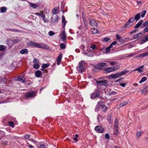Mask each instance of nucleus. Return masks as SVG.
<instances>
[{"instance_id": "f257e3e1", "label": "nucleus", "mask_w": 148, "mask_h": 148, "mask_svg": "<svg viewBox=\"0 0 148 148\" xmlns=\"http://www.w3.org/2000/svg\"><path fill=\"white\" fill-rule=\"evenodd\" d=\"M128 72L127 71H121L119 73H116L111 74L109 75L108 77L112 79H116L119 78L122 76L125 75L126 73Z\"/></svg>"}, {"instance_id": "f03ea898", "label": "nucleus", "mask_w": 148, "mask_h": 148, "mask_svg": "<svg viewBox=\"0 0 148 148\" xmlns=\"http://www.w3.org/2000/svg\"><path fill=\"white\" fill-rule=\"evenodd\" d=\"M84 61H82L79 62V66L77 68L79 73H82L84 71Z\"/></svg>"}, {"instance_id": "7ed1b4c3", "label": "nucleus", "mask_w": 148, "mask_h": 148, "mask_svg": "<svg viewBox=\"0 0 148 148\" xmlns=\"http://www.w3.org/2000/svg\"><path fill=\"white\" fill-rule=\"evenodd\" d=\"M100 94L99 91L97 90H95L91 94L90 98L91 99H97L99 98Z\"/></svg>"}, {"instance_id": "20e7f679", "label": "nucleus", "mask_w": 148, "mask_h": 148, "mask_svg": "<svg viewBox=\"0 0 148 148\" xmlns=\"http://www.w3.org/2000/svg\"><path fill=\"white\" fill-rule=\"evenodd\" d=\"M118 68L115 67H108L103 69L104 72L106 73H109L113 72L117 70Z\"/></svg>"}, {"instance_id": "39448f33", "label": "nucleus", "mask_w": 148, "mask_h": 148, "mask_svg": "<svg viewBox=\"0 0 148 148\" xmlns=\"http://www.w3.org/2000/svg\"><path fill=\"white\" fill-rule=\"evenodd\" d=\"M36 47L42 48L44 49H47L49 48V47L47 45L42 43H37Z\"/></svg>"}, {"instance_id": "423d86ee", "label": "nucleus", "mask_w": 148, "mask_h": 148, "mask_svg": "<svg viewBox=\"0 0 148 148\" xmlns=\"http://www.w3.org/2000/svg\"><path fill=\"white\" fill-rule=\"evenodd\" d=\"M14 79L15 80L20 81L24 83L26 82L25 79L23 76H21L15 77Z\"/></svg>"}, {"instance_id": "0eeeda50", "label": "nucleus", "mask_w": 148, "mask_h": 148, "mask_svg": "<svg viewBox=\"0 0 148 148\" xmlns=\"http://www.w3.org/2000/svg\"><path fill=\"white\" fill-rule=\"evenodd\" d=\"M134 21V18H131L125 24L126 27H129L131 26L132 25Z\"/></svg>"}, {"instance_id": "6e6552de", "label": "nucleus", "mask_w": 148, "mask_h": 148, "mask_svg": "<svg viewBox=\"0 0 148 148\" xmlns=\"http://www.w3.org/2000/svg\"><path fill=\"white\" fill-rule=\"evenodd\" d=\"M95 129L96 131L99 133H102L104 131V128L100 126H97L95 127Z\"/></svg>"}, {"instance_id": "1a4fd4ad", "label": "nucleus", "mask_w": 148, "mask_h": 148, "mask_svg": "<svg viewBox=\"0 0 148 148\" xmlns=\"http://www.w3.org/2000/svg\"><path fill=\"white\" fill-rule=\"evenodd\" d=\"M58 18L57 15L53 16L51 18V24L52 25L57 23L58 21Z\"/></svg>"}, {"instance_id": "9d476101", "label": "nucleus", "mask_w": 148, "mask_h": 148, "mask_svg": "<svg viewBox=\"0 0 148 148\" xmlns=\"http://www.w3.org/2000/svg\"><path fill=\"white\" fill-rule=\"evenodd\" d=\"M36 96V93L34 91L29 92L25 95V97H33Z\"/></svg>"}, {"instance_id": "9b49d317", "label": "nucleus", "mask_w": 148, "mask_h": 148, "mask_svg": "<svg viewBox=\"0 0 148 148\" xmlns=\"http://www.w3.org/2000/svg\"><path fill=\"white\" fill-rule=\"evenodd\" d=\"M98 21L95 19L90 20V24L91 26L94 27H97L98 26Z\"/></svg>"}, {"instance_id": "f8f14e48", "label": "nucleus", "mask_w": 148, "mask_h": 148, "mask_svg": "<svg viewBox=\"0 0 148 148\" xmlns=\"http://www.w3.org/2000/svg\"><path fill=\"white\" fill-rule=\"evenodd\" d=\"M145 27V28L144 29L143 32L144 33L148 32V21H145L144 23L143 26L142 27Z\"/></svg>"}, {"instance_id": "ddd939ff", "label": "nucleus", "mask_w": 148, "mask_h": 148, "mask_svg": "<svg viewBox=\"0 0 148 148\" xmlns=\"http://www.w3.org/2000/svg\"><path fill=\"white\" fill-rule=\"evenodd\" d=\"M60 37L63 41H64L66 39V36L64 31L62 32L60 35Z\"/></svg>"}, {"instance_id": "4468645a", "label": "nucleus", "mask_w": 148, "mask_h": 148, "mask_svg": "<svg viewBox=\"0 0 148 148\" xmlns=\"http://www.w3.org/2000/svg\"><path fill=\"white\" fill-rule=\"evenodd\" d=\"M37 43L32 41H29L27 42V45L29 46L37 47Z\"/></svg>"}, {"instance_id": "2eb2a0df", "label": "nucleus", "mask_w": 148, "mask_h": 148, "mask_svg": "<svg viewBox=\"0 0 148 148\" xmlns=\"http://www.w3.org/2000/svg\"><path fill=\"white\" fill-rule=\"evenodd\" d=\"M62 56V53H60L57 58V64L58 65L60 64V63L61 61Z\"/></svg>"}, {"instance_id": "dca6fc26", "label": "nucleus", "mask_w": 148, "mask_h": 148, "mask_svg": "<svg viewBox=\"0 0 148 148\" xmlns=\"http://www.w3.org/2000/svg\"><path fill=\"white\" fill-rule=\"evenodd\" d=\"M143 66L142 65L141 66H139V67L136 68V69L134 70L133 71H137L138 72L140 73H142L143 71Z\"/></svg>"}, {"instance_id": "f3484780", "label": "nucleus", "mask_w": 148, "mask_h": 148, "mask_svg": "<svg viewBox=\"0 0 148 148\" xmlns=\"http://www.w3.org/2000/svg\"><path fill=\"white\" fill-rule=\"evenodd\" d=\"M96 82L97 84L100 85L104 84L105 83L107 82V80H97Z\"/></svg>"}, {"instance_id": "a211bd4d", "label": "nucleus", "mask_w": 148, "mask_h": 148, "mask_svg": "<svg viewBox=\"0 0 148 148\" xmlns=\"http://www.w3.org/2000/svg\"><path fill=\"white\" fill-rule=\"evenodd\" d=\"M148 41V35L144 37L142 40L140 44H143Z\"/></svg>"}, {"instance_id": "6ab92c4d", "label": "nucleus", "mask_w": 148, "mask_h": 148, "mask_svg": "<svg viewBox=\"0 0 148 148\" xmlns=\"http://www.w3.org/2000/svg\"><path fill=\"white\" fill-rule=\"evenodd\" d=\"M147 56H148V51L141 54L137 56V57L140 58H143Z\"/></svg>"}, {"instance_id": "aec40b11", "label": "nucleus", "mask_w": 148, "mask_h": 148, "mask_svg": "<svg viewBox=\"0 0 148 148\" xmlns=\"http://www.w3.org/2000/svg\"><path fill=\"white\" fill-rule=\"evenodd\" d=\"M35 75L38 77H40L42 75V73L40 71H36L35 73Z\"/></svg>"}, {"instance_id": "412c9836", "label": "nucleus", "mask_w": 148, "mask_h": 148, "mask_svg": "<svg viewBox=\"0 0 148 148\" xmlns=\"http://www.w3.org/2000/svg\"><path fill=\"white\" fill-rule=\"evenodd\" d=\"M99 66L101 67H104L105 66H108V65L107 63L105 62H100L99 64Z\"/></svg>"}, {"instance_id": "4be33fe9", "label": "nucleus", "mask_w": 148, "mask_h": 148, "mask_svg": "<svg viewBox=\"0 0 148 148\" xmlns=\"http://www.w3.org/2000/svg\"><path fill=\"white\" fill-rule=\"evenodd\" d=\"M142 35V34L141 33H139L135 34L133 37L134 39L136 38H140Z\"/></svg>"}, {"instance_id": "5701e85b", "label": "nucleus", "mask_w": 148, "mask_h": 148, "mask_svg": "<svg viewBox=\"0 0 148 148\" xmlns=\"http://www.w3.org/2000/svg\"><path fill=\"white\" fill-rule=\"evenodd\" d=\"M143 22V20H140L136 25L135 27L136 28H138L141 25Z\"/></svg>"}, {"instance_id": "b1692460", "label": "nucleus", "mask_w": 148, "mask_h": 148, "mask_svg": "<svg viewBox=\"0 0 148 148\" xmlns=\"http://www.w3.org/2000/svg\"><path fill=\"white\" fill-rule=\"evenodd\" d=\"M20 53L22 54H24L25 53L28 54V50L26 49H23L21 50Z\"/></svg>"}, {"instance_id": "393cba45", "label": "nucleus", "mask_w": 148, "mask_h": 148, "mask_svg": "<svg viewBox=\"0 0 148 148\" xmlns=\"http://www.w3.org/2000/svg\"><path fill=\"white\" fill-rule=\"evenodd\" d=\"M118 126H114V134H117L118 133L119 130Z\"/></svg>"}, {"instance_id": "a878e982", "label": "nucleus", "mask_w": 148, "mask_h": 148, "mask_svg": "<svg viewBox=\"0 0 148 148\" xmlns=\"http://www.w3.org/2000/svg\"><path fill=\"white\" fill-rule=\"evenodd\" d=\"M29 3L31 7L34 9L36 8L37 7H38V5L36 4L30 2H29Z\"/></svg>"}, {"instance_id": "bb28decb", "label": "nucleus", "mask_w": 148, "mask_h": 148, "mask_svg": "<svg viewBox=\"0 0 148 148\" xmlns=\"http://www.w3.org/2000/svg\"><path fill=\"white\" fill-rule=\"evenodd\" d=\"M52 12L54 14H58V8L56 7L54 8L52 10Z\"/></svg>"}, {"instance_id": "cd10ccee", "label": "nucleus", "mask_w": 148, "mask_h": 148, "mask_svg": "<svg viewBox=\"0 0 148 148\" xmlns=\"http://www.w3.org/2000/svg\"><path fill=\"white\" fill-rule=\"evenodd\" d=\"M7 47L4 45H0V51H3L5 50H6Z\"/></svg>"}, {"instance_id": "c85d7f7f", "label": "nucleus", "mask_w": 148, "mask_h": 148, "mask_svg": "<svg viewBox=\"0 0 148 148\" xmlns=\"http://www.w3.org/2000/svg\"><path fill=\"white\" fill-rule=\"evenodd\" d=\"M62 26L63 27H64L66 24V22L65 20V18L64 16H62Z\"/></svg>"}, {"instance_id": "c756f323", "label": "nucleus", "mask_w": 148, "mask_h": 148, "mask_svg": "<svg viewBox=\"0 0 148 148\" xmlns=\"http://www.w3.org/2000/svg\"><path fill=\"white\" fill-rule=\"evenodd\" d=\"M146 13V11L145 10H143L142 11V12L139 13V14H140V15L142 17H144Z\"/></svg>"}, {"instance_id": "7c9ffc66", "label": "nucleus", "mask_w": 148, "mask_h": 148, "mask_svg": "<svg viewBox=\"0 0 148 148\" xmlns=\"http://www.w3.org/2000/svg\"><path fill=\"white\" fill-rule=\"evenodd\" d=\"M1 13H4L7 10V8L5 6L1 7Z\"/></svg>"}, {"instance_id": "2f4dec72", "label": "nucleus", "mask_w": 148, "mask_h": 148, "mask_svg": "<svg viewBox=\"0 0 148 148\" xmlns=\"http://www.w3.org/2000/svg\"><path fill=\"white\" fill-rule=\"evenodd\" d=\"M107 62L109 63L110 65L112 66L116 65L117 63L116 62L113 61H107Z\"/></svg>"}, {"instance_id": "473e14b6", "label": "nucleus", "mask_w": 148, "mask_h": 148, "mask_svg": "<svg viewBox=\"0 0 148 148\" xmlns=\"http://www.w3.org/2000/svg\"><path fill=\"white\" fill-rule=\"evenodd\" d=\"M142 92L144 94H146L148 92V88H145L142 90Z\"/></svg>"}, {"instance_id": "72a5a7b5", "label": "nucleus", "mask_w": 148, "mask_h": 148, "mask_svg": "<svg viewBox=\"0 0 148 148\" xmlns=\"http://www.w3.org/2000/svg\"><path fill=\"white\" fill-rule=\"evenodd\" d=\"M140 18V14L138 13L137 14L135 17V20L136 21H138Z\"/></svg>"}, {"instance_id": "f704fd0d", "label": "nucleus", "mask_w": 148, "mask_h": 148, "mask_svg": "<svg viewBox=\"0 0 148 148\" xmlns=\"http://www.w3.org/2000/svg\"><path fill=\"white\" fill-rule=\"evenodd\" d=\"M147 79V78L145 77H143L141 79V80L139 81V83L140 84H141L143 82H144Z\"/></svg>"}, {"instance_id": "c9c22d12", "label": "nucleus", "mask_w": 148, "mask_h": 148, "mask_svg": "<svg viewBox=\"0 0 148 148\" xmlns=\"http://www.w3.org/2000/svg\"><path fill=\"white\" fill-rule=\"evenodd\" d=\"M40 65L39 63L35 64L33 66L34 68L35 69H38L39 68Z\"/></svg>"}, {"instance_id": "e433bc0d", "label": "nucleus", "mask_w": 148, "mask_h": 148, "mask_svg": "<svg viewBox=\"0 0 148 148\" xmlns=\"http://www.w3.org/2000/svg\"><path fill=\"white\" fill-rule=\"evenodd\" d=\"M91 32L93 33L96 34L98 32L97 29L95 28H93L91 29Z\"/></svg>"}, {"instance_id": "4c0bfd02", "label": "nucleus", "mask_w": 148, "mask_h": 148, "mask_svg": "<svg viewBox=\"0 0 148 148\" xmlns=\"http://www.w3.org/2000/svg\"><path fill=\"white\" fill-rule=\"evenodd\" d=\"M110 38L108 37L104 38L102 40L103 42H107L110 40Z\"/></svg>"}, {"instance_id": "58836bf2", "label": "nucleus", "mask_w": 148, "mask_h": 148, "mask_svg": "<svg viewBox=\"0 0 148 148\" xmlns=\"http://www.w3.org/2000/svg\"><path fill=\"white\" fill-rule=\"evenodd\" d=\"M107 106H106L105 105H102L101 106V109L102 111H104L106 110V109L107 108Z\"/></svg>"}, {"instance_id": "ea45409f", "label": "nucleus", "mask_w": 148, "mask_h": 148, "mask_svg": "<svg viewBox=\"0 0 148 148\" xmlns=\"http://www.w3.org/2000/svg\"><path fill=\"white\" fill-rule=\"evenodd\" d=\"M55 33L53 31H50L48 32V34L50 36H52L54 35Z\"/></svg>"}, {"instance_id": "a19ab883", "label": "nucleus", "mask_w": 148, "mask_h": 148, "mask_svg": "<svg viewBox=\"0 0 148 148\" xmlns=\"http://www.w3.org/2000/svg\"><path fill=\"white\" fill-rule=\"evenodd\" d=\"M49 66V64H43L42 65V68H46Z\"/></svg>"}, {"instance_id": "79ce46f5", "label": "nucleus", "mask_w": 148, "mask_h": 148, "mask_svg": "<svg viewBox=\"0 0 148 148\" xmlns=\"http://www.w3.org/2000/svg\"><path fill=\"white\" fill-rule=\"evenodd\" d=\"M127 103L126 101H124L122 103H121L120 104L119 107H121L123 106L126 105Z\"/></svg>"}, {"instance_id": "37998d69", "label": "nucleus", "mask_w": 148, "mask_h": 148, "mask_svg": "<svg viewBox=\"0 0 148 148\" xmlns=\"http://www.w3.org/2000/svg\"><path fill=\"white\" fill-rule=\"evenodd\" d=\"M8 123L10 125L11 127H14V123L13 122L10 121L8 122Z\"/></svg>"}, {"instance_id": "c03bdc74", "label": "nucleus", "mask_w": 148, "mask_h": 148, "mask_svg": "<svg viewBox=\"0 0 148 148\" xmlns=\"http://www.w3.org/2000/svg\"><path fill=\"white\" fill-rule=\"evenodd\" d=\"M114 126H118V121L117 119H115L114 121Z\"/></svg>"}, {"instance_id": "a18cd8bd", "label": "nucleus", "mask_w": 148, "mask_h": 148, "mask_svg": "<svg viewBox=\"0 0 148 148\" xmlns=\"http://www.w3.org/2000/svg\"><path fill=\"white\" fill-rule=\"evenodd\" d=\"M43 12L40 11L39 12H37L35 13V14L39 16H41V14H42Z\"/></svg>"}, {"instance_id": "49530a36", "label": "nucleus", "mask_w": 148, "mask_h": 148, "mask_svg": "<svg viewBox=\"0 0 148 148\" xmlns=\"http://www.w3.org/2000/svg\"><path fill=\"white\" fill-rule=\"evenodd\" d=\"M60 47L62 49H64L65 48V45L63 43H62L60 45Z\"/></svg>"}, {"instance_id": "de8ad7c7", "label": "nucleus", "mask_w": 148, "mask_h": 148, "mask_svg": "<svg viewBox=\"0 0 148 148\" xmlns=\"http://www.w3.org/2000/svg\"><path fill=\"white\" fill-rule=\"evenodd\" d=\"M102 102L101 101H99L97 104V107H99L100 106H101Z\"/></svg>"}, {"instance_id": "09e8293b", "label": "nucleus", "mask_w": 148, "mask_h": 148, "mask_svg": "<svg viewBox=\"0 0 148 148\" xmlns=\"http://www.w3.org/2000/svg\"><path fill=\"white\" fill-rule=\"evenodd\" d=\"M102 119V116L100 115H99L97 117V119L98 121H100Z\"/></svg>"}, {"instance_id": "8fccbe9b", "label": "nucleus", "mask_w": 148, "mask_h": 148, "mask_svg": "<svg viewBox=\"0 0 148 148\" xmlns=\"http://www.w3.org/2000/svg\"><path fill=\"white\" fill-rule=\"evenodd\" d=\"M24 137L26 139H28L30 137V135H25L24 136Z\"/></svg>"}, {"instance_id": "3c124183", "label": "nucleus", "mask_w": 148, "mask_h": 148, "mask_svg": "<svg viewBox=\"0 0 148 148\" xmlns=\"http://www.w3.org/2000/svg\"><path fill=\"white\" fill-rule=\"evenodd\" d=\"M116 94V92L114 91H112L109 94L110 95H115Z\"/></svg>"}, {"instance_id": "603ef678", "label": "nucleus", "mask_w": 148, "mask_h": 148, "mask_svg": "<svg viewBox=\"0 0 148 148\" xmlns=\"http://www.w3.org/2000/svg\"><path fill=\"white\" fill-rule=\"evenodd\" d=\"M141 133L140 132H138L136 134V136L137 137H139L141 135Z\"/></svg>"}, {"instance_id": "864d4df0", "label": "nucleus", "mask_w": 148, "mask_h": 148, "mask_svg": "<svg viewBox=\"0 0 148 148\" xmlns=\"http://www.w3.org/2000/svg\"><path fill=\"white\" fill-rule=\"evenodd\" d=\"M105 137L107 139H108L109 138V136L108 133H106L105 135Z\"/></svg>"}, {"instance_id": "5fc2aeb1", "label": "nucleus", "mask_w": 148, "mask_h": 148, "mask_svg": "<svg viewBox=\"0 0 148 148\" xmlns=\"http://www.w3.org/2000/svg\"><path fill=\"white\" fill-rule=\"evenodd\" d=\"M136 53H133L131 54L128 55L127 56V57H132V56H135L136 55Z\"/></svg>"}, {"instance_id": "6e6d98bb", "label": "nucleus", "mask_w": 148, "mask_h": 148, "mask_svg": "<svg viewBox=\"0 0 148 148\" xmlns=\"http://www.w3.org/2000/svg\"><path fill=\"white\" fill-rule=\"evenodd\" d=\"M96 47V46L95 45L93 44L91 46V48L93 49H94Z\"/></svg>"}, {"instance_id": "4d7b16f0", "label": "nucleus", "mask_w": 148, "mask_h": 148, "mask_svg": "<svg viewBox=\"0 0 148 148\" xmlns=\"http://www.w3.org/2000/svg\"><path fill=\"white\" fill-rule=\"evenodd\" d=\"M85 54H86V55H87V56H89V57H92L93 56V55L92 54H88L87 53H86V52H85Z\"/></svg>"}, {"instance_id": "13d9d810", "label": "nucleus", "mask_w": 148, "mask_h": 148, "mask_svg": "<svg viewBox=\"0 0 148 148\" xmlns=\"http://www.w3.org/2000/svg\"><path fill=\"white\" fill-rule=\"evenodd\" d=\"M7 42L9 44H11L12 43V39H8Z\"/></svg>"}, {"instance_id": "bf43d9fd", "label": "nucleus", "mask_w": 148, "mask_h": 148, "mask_svg": "<svg viewBox=\"0 0 148 148\" xmlns=\"http://www.w3.org/2000/svg\"><path fill=\"white\" fill-rule=\"evenodd\" d=\"M110 48L108 47H107L106 49V51L107 52H109L110 51Z\"/></svg>"}, {"instance_id": "052dcab7", "label": "nucleus", "mask_w": 148, "mask_h": 148, "mask_svg": "<svg viewBox=\"0 0 148 148\" xmlns=\"http://www.w3.org/2000/svg\"><path fill=\"white\" fill-rule=\"evenodd\" d=\"M33 62L34 63H39L38 62L36 59H34L33 60Z\"/></svg>"}, {"instance_id": "680f3d73", "label": "nucleus", "mask_w": 148, "mask_h": 148, "mask_svg": "<svg viewBox=\"0 0 148 148\" xmlns=\"http://www.w3.org/2000/svg\"><path fill=\"white\" fill-rule=\"evenodd\" d=\"M28 147L30 148H34V147L32 145H31L29 143H28V145L27 146Z\"/></svg>"}, {"instance_id": "e2e57ef3", "label": "nucleus", "mask_w": 148, "mask_h": 148, "mask_svg": "<svg viewBox=\"0 0 148 148\" xmlns=\"http://www.w3.org/2000/svg\"><path fill=\"white\" fill-rule=\"evenodd\" d=\"M38 148H45V145H39Z\"/></svg>"}, {"instance_id": "0e129e2a", "label": "nucleus", "mask_w": 148, "mask_h": 148, "mask_svg": "<svg viewBox=\"0 0 148 148\" xmlns=\"http://www.w3.org/2000/svg\"><path fill=\"white\" fill-rule=\"evenodd\" d=\"M126 83H121L120 84V85L121 86H122V87H124L125 85H126Z\"/></svg>"}, {"instance_id": "69168bd1", "label": "nucleus", "mask_w": 148, "mask_h": 148, "mask_svg": "<svg viewBox=\"0 0 148 148\" xmlns=\"http://www.w3.org/2000/svg\"><path fill=\"white\" fill-rule=\"evenodd\" d=\"M42 19L45 22H46L47 21V19L46 18L45 16L43 17Z\"/></svg>"}, {"instance_id": "338daca9", "label": "nucleus", "mask_w": 148, "mask_h": 148, "mask_svg": "<svg viewBox=\"0 0 148 148\" xmlns=\"http://www.w3.org/2000/svg\"><path fill=\"white\" fill-rule=\"evenodd\" d=\"M116 37L117 40L119 39V38H120L121 37L119 36V35L118 34H117L116 35Z\"/></svg>"}, {"instance_id": "774afa93", "label": "nucleus", "mask_w": 148, "mask_h": 148, "mask_svg": "<svg viewBox=\"0 0 148 148\" xmlns=\"http://www.w3.org/2000/svg\"><path fill=\"white\" fill-rule=\"evenodd\" d=\"M118 40L121 42H123V40L122 39L121 37Z\"/></svg>"}]
</instances>
